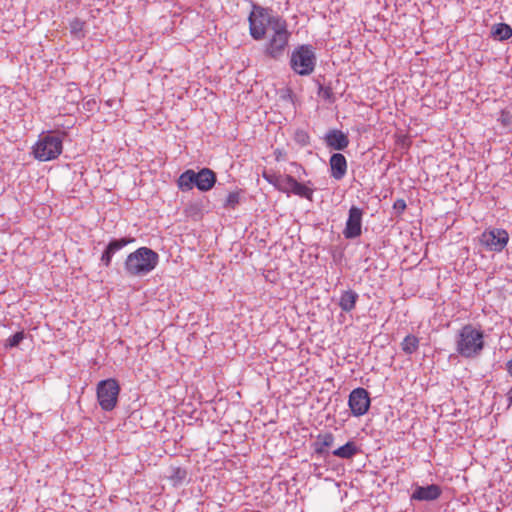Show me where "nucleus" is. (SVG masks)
I'll use <instances>...</instances> for the list:
<instances>
[{
  "label": "nucleus",
  "instance_id": "aec40b11",
  "mask_svg": "<svg viewBox=\"0 0 512 512\" xmlns=\"http://www.w3.org/2000/svg\"><path fill=\"white\" fill-rule=\"evenodd\" d=\"M290 182H292V185H293L291 193H293L299 197L306 198V199L312 201V198H313V190L312 189L307 187L305 184L298 182L295 178H294V180H291Z\"/></svg>",
  "mask_w": 512,
  "mask_h": 512
},
{
  "label": "nucleus",
  "instance_id": "393cba45",
  "mask_svg": "<svg viewBox=\"0 0 512 512\" xmlns=\"http://www.w3.org/2000/svg\"><path fill=\"white\" fill-rule=\"evenodd\" d=\"M291 180H294V177L291 175H282L277 190L289 195L293 188Z\"/></svg>",
  "mask_w": 512,
  "mask_h": 512
},
{
  "label": "nucleus",
  "instance_id": "f03ea898",
  "mask_svg": "<svg viewBox=\"0 0 512 512\" xmlns=\"http://www.w3.org/2000/svg\"><path fill=\"white\" fill-rule=\"evenodd\" d=\"M484 334L472 324H466L455 335V351L463 358L478 357L484 349Z\"/></svg>",
  "mask_w": 512,
  "mask_h": 512
},
{
  "label": "nucleus",
  "instance_id": "c85d7f7f",
  "mask_svg": "<svg viewBox=\"0 0 512 512\" xmlns=\"http://www.w3.org/2000/svg\"><path fill=\"white\" fill-rule=\"evenodd\" d=\"M263 178L270 184H272L276 189L280 183L282 175L276 173H269L264 171L262 174Z\"/></svg>",
  "mask_w": 512,
  "mask_h": 512
},
{
  "label": "nucleus",
  "instance_id": "1a4fd4ad",
  "mask_svg": "<svg viewBox=\"0 0 512 512\" xmlns=\"http://www.w3.org/2000/svg\"><path fill=\"white\" fill-rule=\"evenodd\" d=\"M362 217L363 210L361 208L352 206L349 209L348 219L343 230V235L346 239H355L361 235Z\"/></svg>",
  "mask_w": 512,
  "mask_h": 512
},
{
  "label": "nucleus",
  "instance_id": "423d86ee",
  "mask_svg": "<svg viewBox=\"0 0 512 512\" xmlns=\"http://www.w3.org/2000/svg\"><path fill=\"white\" fill-rule=\"evenodd\" d=\"M120 387L115 379L102 380L97 385V399L104 411L113 410L118 402Z\"/></svg>",
  "mask_w": 512,
  "mask_h": 512
},
{
  "label": "nucleus",
  "instance_id": "cd10ccee",
  "mask_svg": "<svg viewBox=\"0 0 512 512\" xmlns=\"http://www.w3.org/2000/svg\"><path fill=\"white\" fill-rule=\"evenodd\" d=\"M187 476V472L182 468H174L172 474L170 475V479L174 482V484H178L184 481Z\"/></svg>",
  "mask_w": 512,
  "mask_h": 512
},
{
  "label": "nucleus",
  "instance_id": "5701e85b",
  "mask_svg": "<svg viewBox=\"0 0 512 512\" xmlns=\"http://www.w3.org/2000/svg\"><path fill=\"white\" fill-rule=\"evenodd\" d=\"M318 85V96L324 99L326 102L332 104L335 102L336 98L330 86H324L318 80L316 81Z\"/></svg>",
  "mask_w": 512,
  "mask_h": 512
},
{
  "label": "nucleus",
  "instance_id": "6e6552de",
  "mask_svg": "<svg viewBox=\"0 0 512 512\" xmlns=\"http://www.w3.org/2000/svg\"><path fill=\"white\" fill-rule=\"evenodd\" d=\"M348 404L354 416L359 417L366 414L370 407L368 391L361 387L352 390L349 395Z\"/></svg>",
  "mask_w": 512,
  "mask_h": 512
},
{
  "label": "nucleus",
  "instance_id": "c756f323",
  "mask_svg": "<svg viewBox=\"0 0 512 512\" xmlns=\"http://www.w3.org/2000/svg\"><path fill=\"white\" fill-rule=\"evenodd\" d=\"M406 207V202L403 199H397L393 205L394 210H396L398 214L402 213Z\"/></svg>",
  "mask_w": 512,
  "mask_h": 512
},
{
  "label": "nucleus",
  "instance_id": "6ab92c4d",
  "mask_svg": "<svg viewBox=\"0 0 512 512\" xmlns=\"http://www.w3.org/2000/svg\"><path fill=\"white\" fill-rule=\"evenodd\" d=\"M491 34L495 39L504 41L512 36V28L506 23H498L493 26Z\"/></svg>",
  "mask_w": 512,
  "mask_h": 512
},
{
  "label": "nucleus",
  "instance_id": "412c9836",
  "mask_svg": "<svg viewBox=\"0 0 512 512\" xmlns=\"http://www.w3.org/2000/svg\"><path fill=\"white\" fill-rule=\"evenodd\" d=\"M85 21L79 19V18H74L73 20L70 21L69 23V27H70V33L73 35V37L77 38V39H82L85 37L86 33H85Z\"/></svg>",
  "mask_w": 512,
  "mask_h": 512
},
{
  "label": "nucleus",
  "instance_id": "2eb2a0df",
  "mask_svg": "<svg viewBox=\"0 0 512 512\" xmlns=\"http://www.w3.org/2000/svg\"><path fill=\"white\" fill-rule=\"evenodd\" d=\"M334 442V435L330 432L319 434L315 442L312 444L314 452L318 455L327 454V448L331 447Z\"/></svg>",
  "mask_w": 512,
  "mask_h": 512
},
{
  "label": "nucleus",
  "instance_id": "dca6fc26",
  "mask_svg": "<svg viewBox=\"0 0 512 512\" xmlns=\"http://www.w3.org/2000/svg\"><path fill=\"white\" fill-rule=\"evenodd\" d=\"M360 452L359 447L354 441H348L343 446L335 449L333 455L341 459H351Z\"/></svg>",
  "mask_w": 512,
  "mask_h": 512
},
{
  "label": "nucleus",
  "instance_id": "20e7f679",
  "mask_svg": "<svg viewBox=\"0 0 512 512\" xmlns=\"http://www.w3.org/2000/svg\"><path fill=\"white\" fill-rule=\"evenodd\" d=\"M317 57L311 45L296 47L290 57L291 69L300 76H308L313 73Z\"/></svg>",
  "mask_w": 512,
  "mask_h": 512
},
{
  "label": "nucleus",
  "instance_id": "ddd939ff",
  "mask_svg": "<svg viewBox=\"0 0 512 512\" xmlns=\"http://www.w3.org/2000/svg\"><path fill=\"white\" fill-rule=\"evenodd\" d=\"M325 141L330 148L338 151L346 149L349 145L348 136L337 129L330 130L325 136Z\"/></svg>",
  "mask_w": 512,
  "mask_h": 512
},
{
  "label": "nucleus",
  "instance_id": "7ed1b4c3",
  "mask_svg": "<svg viewBox=\"0 0 512 512\" xmlns=\"http://www.w3.org/2000/svg\"><path fill=\"white\" fill-rule=\"evenodd\" d=\"M159 262V255L148 247H140L130 253L124 263L126 274L131 277L145 276L154 270Z\"/></svg>",
  "mask_w": 512,
  "mask_h": 512
},
{
  "label": "nucleus",
  "instance_id": "b1692460",
  "mask_svg": "<svg viewBox=\"0 0 512 512\" xmlns=\"http://www.w3.org/2000/svg\"><path fill=\"white\" fill-rule=\"evenodd\" d=\"M240 193V191L230 192L223 203V207L225 209H235L240 203Z\"/></svg>",
  "mask_w": 512,
  "mask_h": 512
},
{
  "label": "nucleus",
  "instance_id": "0eeeda50",
  "mask_svg": "<svg viewBox=\"0 0 512 512\" xmlns=\"http://www.w3.org/2000/svg\"><path fill=\"white\" fill-rule=\"evenodd\" d=\"M509 234L504 229L494 228L485 230L480 237V242L490 251L501 252L507 245Z\"/></svg>",
  "mask_w": 512,
  "mask_h": 512
},
{
  "label": "nucleus",
  "instance_id": "f3484780",
  "mask_svg": "<svg viewBox=\"0 0 512 512\" xmlns=\"http://www.w3.org/2000/svg\"><path fill=\"white\" fill-rule=\"evenodd\" d=\"M358 299V294L353 290L344 291L341 294L339 300L340 308L345 312H350L355 308L356 301Z\"/></svg>",
  "mask_w": 512,
  "mask_h": 512
},
{
  "label": "nucleus",
  "instance_id": "4be33fe9",
  "mask_svg": "<svg viewBox=\"0 0 512 512\" xmlns=\"http://www.w3.org/2000/svg\"><path fill=\"white\" fill-rule=\"evenodd\" d=\"M419 347V339L415 335H407L401 343V348L406 354H413Z\"/></svg>",
  "mask_w": 512,
  "mask_h": 512
},
{
  "label": "nucleus",
  "instance_id": "9d476101",
  "mask_svg": "<svg viewBox=\"0 0 512 512\" xmlns=\"http://www.w3.org/2000/svg\"><path fill=\"white\" fill-rule=\"evenodd\" d=\"M135 239L132 237H123L120 239H112L108 245L106 246L105 250L103 251L100 261L101 264L105 267H109L111 265L112 257L113 255L121 250L126 245L134 242Z\"/></svg>",
  "mask_w": 512,
  "mask_h": 512
},
{
  "label": "nucleus",
  "instance_id": "a878e982",
  "mask_svg": "<svg viewBox=\"0 0 512 512\" xmlns=\"http://www.w3.org/2000/svg\"><path fill=\"white\" fill-rule=\"evenodd\" d=\"M24 338H25L24 331L23 330L19 331L6 340L5 347L6 348L17 347L23 341Z\"/></svg>",
  "mask_w": 512,
  "mask_h": 512
},
{
  "label": "nucleus",
  "instance_id": "2f4dec72",
  "mask_svg": "<svg viewBox=\"0 0 512 512\" xmlns=\"http://www.w3.org/2000/svg\"><path fill=\"white\" fill-rule=\"evenodd\" d=\"M506 371L512 377V358L506 363Z\"/></svg>",
  "mask_w": 512,
  "mask_h": 512
},
{
  "label": "nucleus",
  "instance_id": "f257e3e1",
  "mask_svg": "<svg viewBox=\"0 0 512 512\" xmlns=\"http://www.w3.org/2000/svg\"><path fill=\"white\" fill-rule=\"evenodd\" d=\"M250 35L254 40H262L266 35L265 55L278 60L288 47L291 33L286 20L274 14L272 9L254 6L248 17Z\"/></svg>",
  "mask_w": 512,
  "mask_h": 512
},
{
  "label": "nucleus",
  "instance_id": "7c9ffc66",
  "mask_svg": "<svg viewBox=\"0 0 512 512\" xmlns=\"http://www.w3.org/2000/svg\"><path fill=\"white\" fill-rule=\"evenodd\" d=\"M280 98L284 101H293V91L290 88H286L281 91Z\"/></svg>",
  "mask_w": 512,
  "mask_h": 512
},
{
  "label": "nucleus",
  "instance_id": "a211bd4d",
  "mask_svg": "<svg viewBox=\"0 0 512 512\" xmlns=\"http://www.w3.org/2000/svg\"><path fill=\"white\" fill-rule=\"evenodd\" d=\"M195 177L196 176L194 170L189 169L183 172L177 181L179 189H181L182 191L192 190L196 182Z\"/></svg>",
  "mask_w": 512,
  "mask_h": 512
},
{
  "label": "nucleus",
  "instance_id": "39448f33",
  "mask_svg": "<svg viewBox=\"0 0 512 512\" xmlns=\"http://www.w3.org/2000/svg\"><path fill=\"white\" fill-rule=\"evenodd\" d=\"M62 139L55 135H45L35 144L33 154L39 161L56 159L62 153Z\"/></svg>",
  "mask_w": 512,
  "mask_h": 512
},
{
  "label": "nucleus",
  "instance_id": "9b49d317",
  "mask_svg": "<svg viewBox=\"0 0 512 512\" xmlns=\"http://www.w3.org/2000/svg\"><path fill=\"white\" fill-rule=\"evenodd\" d=\"M442 489L437 484H430L427 486H416L412 495V500L418 501H433L440 497Z\"/></svg>",
  "mask_w": 512,
  "mask_h": 512
},
{
  "label": "nucleus",
  "instance_id": "473e14b6",
  "mask_svg": "<svg viewBox=\"0 0 512 512\" xmlns=\"http://www.w3.org/2000/svg\"><path fill=\"white\" fill-rule=\"evenodd\" d=\"M507 399H508L509 404H512V387L510 388V390L507 393Z\"/></svg>",
  "mask_w": 512,
  "mask_h": 512
},
{
  "label": "nucleus",
  "instance_id": "72a5a7b5",
  "mask_svg": "<svg viewBox=\"0 0 512 512\" xmlns=\"http://www.w3.org/2000/svg\"><path fill=\"white\" fill-rule=\"evenodd\" d=\"M275 155H276V160H277V161H279V160L281 159V157H282V152H281V150L277 149V150L275 151Z\"/></svg>",
  "mask_w": 512,
  "mask_h": 512
},
{
  "label": "nucleus",
  "instance_id": "f8f14e48",
  "mask_svg": "<svg viewBox=\"0 0 512 512\" xmlns=\"http://www.w3.org/2000/svg\"><path fill=\"white\" fill-rule=\"evenodd\" d=\"M195 176V187L202 192L211 190L217 181L216 173L209 168H202Z\"/></svg>",
  "mask_w": 512,
  "mask_h": 512
},
{
  "label": "nucleus",
  "instance_id": "bb28decb",
  "mask_svg": "<svg viewBox=\"0 0 512 512\" xmlns=\"http://www.w3.org/2000/svg\"><path fill=\"white\" fill-rule=\"evenodd\" d=\"M294 140L301 146H307L310 143L308 133L303 129H297L294 133Z\"/></svg>",
  "mask_w": 512,
  "mask_h": 512
},
{
  "label": "nucleus",
  "instance_id": "4468645a",
  "mask_svg": "<svg viewBox=\"0 0 512 512\" xmlns=\"http://www.w3.org/2000/svg\"><path fill=\"white\" fill-rule=\"evenodd\" d=\"M331 177L336 180L344 178L347 172V160L341 153H334L330 157Z\"/></svg>",
  "mask_w": 512,
  "mask_h": 512
}]
</instances>
